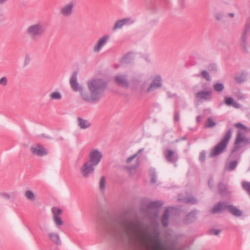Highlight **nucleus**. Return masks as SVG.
<instances>
[{
  "mask_svg": "<svg viewBox=\"0 0 250 250\" xmlns=\"http://www.w3.org/2000/svg\"><path fill=\"white\" fill-rule=\"evenodd\" d=\"M197 211L193 210L188 213L186 217L187 223H189L194 221L196 218Z\"/></svg>",
  "mask_w": 250,
  "mask_h": 250,
  "instance_id": "b1692460",
  "label": "nucleus"
},
{
  "mask_svg": "<svg viewBox=\"0 0 250 250\" xmlns=\"http://www.w3.org/2000/svg\"><path fill=\"white\" fill-rule=\"evenodd\" d=\"M198 76L205 79L208 81H210L211 79L208 72L206 70H202L201 74H199Z\"/></svg>",
  "mask_w": 250,
  "mask_h": 250,
  "instance_id": "72a5a7b5",
  "label": "nucleus"
},
{
  "mask_svg": "<svg viewBox=\"0 0 250 250\" xmlns=\"http://www.w3.org/2000/svg\"><path fill=\"white\" fill-rule=\"evenodd\" d=\"M247 33H245L244 32H243L241 38V41L242 45L243 47V49L247 51Z\"/></svg>",
  "mask_w": 250,
  "mask_h": 250,
  "instance_id": "cd10ccee",
  "label": "nucleus"
},
{
  "mask_svg": "<svg viewBox=\"0 0 250 250\" xmlns=\"http://www.w3.org/2000/svg\"><path fill=\"white\" fill-rule=\"evenodd\" d=\"M238 162L236 160L228 159L225 166V169L226 171H231L234 170L237 167Z\"/></svg>",
  "mask_w": 250,
  "mask_h": 250,
  "instance_id": "6ab92c4d",
  "label": "nucleus"
},
{
  "mask_svg": "<svg viewBox=\"0 0 250 250\" xmlns=\"http://www.w3.org/2000/svg\"><path fill=\"white\" fill-rule=\"evenodd\" d=\"M220 231L219 229H213L210 231L211 234L218 235L220 233Z\"/></svg>",
  "mask_w": 250,
  "mask_h": 250,
  "instance_id": "5fc2aeb1",
  "label": "nucleus"
},
{
  "mask_svg": "<svg viewBox=\"0 0 250 250\" xmlns=\"http://www.w3.org/2000/svg\"><path fill=\"white\" fill-rule=\"evenodd\" d=\"M70 84L74 91H80L81 92V91H84L83 87L77 82V73L76 72L73 73L70 79Z\"/></svg>",
  "mask_w": 250,
  "mask_h": 250,
  "instance_id": "dca6fc26",
  "label": "nucleus"
},
{
  "mask_svg": "<svg viewBox=\"0 0 250 250\" xmlns=\"http://www.w3.org/2000/svg\"><path fill=\"white\" fill-rule=\"evenodd\" d=\"M235 126L237 127H240L242 129H243L244 130H246V129H247L246 127L244 125H243L242 124H241L240 123L236 124L235 125Z\"/></svg>",
  "mask_w": 250,
  "mask_h": 250,
  "instance_id": "603ef678",
  "label": "nucleus"
},
{
  "mask_svg": "<svg viewBox=\"0 0 250 250\" xmlns=\"http://www.w3.org/2000/svg\"><path fill=\"white\" fill-rule=\"evenodd\" d=\"M202 119V117L201 116H197L196 117V121L198 123L200 122L201 120Z\"/></svg>",
  "mask_w": 250,
  "mask_h": 250,
  "instance_id": "bf43d9fd",
  "label": "nucleus"
},
{
  "mask_svg": "<svg viewBox=\"0 0 250 250\" xmlns=\"http://www.w3.org/2000/svg\"><path fill=\"white\" fill-rule=\"evenodd\" d=\"M8 1V0H0V5H3Z\"/></svg>",
  "mask_w": 250,
  "mask_h": 250,
  "instance_id": "13d9d810",
  "label": "nucleus"
},
{
  "mask_svg": "<svg viewBox=\"0 0 250 250\" xmlns=\"http://www.w3.org/2000/svg\"><path fill=\"white\" fill-rule=\"evenodd\" d=\"M75 5V1H69L61 7L60 11V15L65 18L71 17L74 12Z\"/></svg>",
  "mask_w": 250,
  "mask_h": 250,
  "instance_id": "6e6552de",
  "label": "nucleus"
},
{
  "mask_svg": "<svg viewBox=\"0 0 250 250\" xmlns=\"http://www.w3.org/2000/svg\"><path fill=\"white\" fill-rule=\"evenodd\" d=\"M250 29V18H248L246 21L243 32L245 33H248Z\"/></svg>",
  "mask_w": 250,
  "mask_h": 250,
  "instance_id": "a19ab883",
  "label": "nucleus"
},
{
  "mask_svg": "<svg viewBox=\"0 0 250 250\" xmlns=\"http://www.w3.org/2000/svg\"><path fill=\"white\" fill-rule=\"evenodd\" d=\"M158 215V213H156L155 214V217H157Z\"/></svg>",
  "mask_w": 250,
  "mask_h": 250,
  "instance_id": "680f3d73",
  "label": "nucleus"
},
{
  "mask_svg": "<svg viewBox=\"0 0 250 250\" xmlns=\"http://www.w3.org/2000/svg\"><path fill=\"white\" fill-rule=\"evenodd\" d=\"M242 187L247 193L250 196V182L243 181L242 183Z\"/></svg>",
  "mask_w": 250,
  "mask_h": 250,
  "instance_id": "e433bc0d",
  "label": "nucleus"
},
{
  "mask_svg": "<svg viewBox=\"0 0 250 250\" xmlns=\"http://www.w3.org/2000/svg\"><path fill=\"white\" fill-rule=\"evenodd\" d=\"M47 235L49 240L55 245L61 246L62 245L61 238L58 233L50 231L48 233Z\"/></svg>",
  "mask_w": 250,
  "mask_h": 250,
  "instance_id": "a211bd4d",
  "label": "nucleus"
},
{
  "mask_svg": "<svg viewBox=\"0 0 250 250\" xmlns=\"http://www.w3.org/2000/svg\"><path fill=\"white\" fill-rule=\"evenodd\" d=\"M218 189L219 193L221 195H225L227 191V188L226 185L220 182L218 184Z\"/></svg>",
  "mask_w": 250,
  "mask_h": 250,
  "instance_id": "c85d7f7f",
  "label": "nucleus"
},
{
  "mask_svg": "<svg viewBox=\"0 0 250 250\" xmlns=\"http://www.w3.org/2000/svg\"><path fill=\"white\" fill-rule=\"evenodd\" d=\"M132 54L131 53H128L125 55L122 59V62L124 63H129L132 60V58L131 57Z\"/></svg>",
  "mask_w": 250,
  "mask_h": 250,
  "instance_id": "4c0bfd02",
  "label": "nucleus"
},
{
  "mask_svg": "<svg viewBox=\"0 0 250 250\" xmlns=\"http://www.w3.org/2000/svg\"><path fill=\"white\" fill-rule=\"evenodd\" d=\"M180 103H181L182 108H184L186 107L187 104L186 102L184 100L181 99L180 98H177V100L175 101V103L176 104V108L177 107V106H178Z\"/></svg>",
  "mask_w": 250,
  "mask_h": 250,
  "instance_id": "79ce46f5",
  "label": "nucleus"
},
{
  "mask_svg": "<svg viewBox=\"0 0 250 250\" xmlns=\"http://www.w3.org/2000/svg\"><path fill=\"white\" fill-rule=\"evenodd\" d=\"M228 15L231 18H233L234 17V14L232 13H229Z\"/></svg>",
  "mask_w": 250,
  "mask_h": 250,
  "instance_id": "052dcab7",
  "label": "nucleus"
},
{
  "mask_svg": "<svg viewBox=\"0 0 250 250\" xmlns=\"http://www.w3.org/2000/svg\"><path fill=\"white\" fill-rule=\"evenodd\" d=\"M105 178L104 176H102L100 179V189L102 191H104L105 188Z\"/></svg>",
  "mask_w": 250,
  "mask_h": 250,
  "instance_id": "58836bf2",
  "label": "nucleus"
},
{
  "mask_svg": "<svg viewBox=\"0 0 250 250\" xmlns=\"http://www.w3.org/2000/svg\"><path fill=\"white\" fill-rule=\"evenodd\" d=\"M103 157V154L98 149H92L88 155V160L87 161L92 165L97 166L101 162Z\"/></svg>",
  "mask_w": 250,
  "mask_h": 250,
  "instance_id": "0eeeda50",
  "label": "nucleus"
},
{
  "mask_svg": "<svg viewBox=\"0 0 250 250\" xmlns=\"http://www.w3.org/2000/svg\"><path fill=\"white\" fill-rule=\"evenodd\" d=\"M226 209L228 210L236 217H240L243 213L242 211L236 207L231 205H228L225 202H220L215 204L210 211L212 214H215L221 212Z\"/></svg>",
  "mask_w": 250,
  "mask_h": 250,
  "instance_id": "20e7f679",
  "label": "nucleus"
},
{
  "mask_svg": "<svg viewBox=\"0 0 250 250\" xmlns=\"http://www.w3.org/2000/svg\"><path fill=\"white\" fill-rule=\"evenodd\" d=\"M206 159V151L203 150L201 152L199 156V160L201 162H204Z\"/></svg>",
  "mask_w": 250,
  "mask_h": 250,
  "instance_id": "c03bdc74",
  "label": "nucleus"
},
{
  "mask_svg": "<svg viewBox=\"0 0 250 250\" xmlns=\"http://www.w3.org/2000/svg\"><path fill=\"white\" fill-rule=\"evenodd\" d=\"M25 197L29 200L34 201L36 199V196L32 191L28 190L25 192Z\"/></svg>",
  "mask_w": 250,
  "mask_h": 250,
  "instance_id": "c756f323",
  "label": "nucleus"
},
{
  "mask_svg": "<svg viewBox=\"0 0 250 250\" xmlns=\"http://www.w3.org/2000/svg\"><path fill=\"white\" fill-rule=\"evenodd\" d=\"M32 153L38 156H45L47 154V151L41 144H37L32 146L30 148Z\"/></svg>",
  "mask_w": 250,
  "mask_h": 250,
  "instance_id": "ddd939ff",
  "label": "nucleus"
},
{
  "mask_svg": "<svg viewBox=\"0 0 250 250\" xmlns=\"http://www.w3.org/2000/svg\"><path fill=\"white\" fill-rule=\"evenodd\" d=\"M208 70L210 71H216L217 70V67L215 64H210L208 67Z\"/></svg>",
  "mask_w": 250,
  "mask_h": 250,
  "instance_id": "3c124183",
  "label": "nucleus"
},
{
  "mask_svg": "<svg viewBox=\"0 0 250 250\" xmlns=\"http://www.w3.org/2000/svg\"><path fill=\"white\" fill-rule=\"evenodd\" d=\"M174 209V208L168 207L165 210L162 218V223L164 227H167L168 226L169 213Z\"/></svg>",
  "mask_w": 250,
  "mask_h": 250,
  "instance_id": "aec40b11",
  "label": "nucleus"
},
{
  "mask_svg": "<svg viewBox=\"0 0 250 250\" xmlns=\"http://www.w3.org/2000/svg\"><path fill=\"white\" fill-rule=\"evenodd\" d=\"M180 119V113L176 110L174 112V122H179Z\"/></svg>",
  "mask_w": 250,
  "mask_h": 250,
  "instance_id": "de8ad7c7",
  "label": "nucleus"
},
{
  "mask_svg": "<svg viewBox=\"0 0 250 250\" xmlns=\"http://www.w3.org/2000/svg\"><path fill=\"white\" fill-rule=\"evenodd\" d=\"M163 154L167 161L169 163L174 164L178 159V155L177 153L169 149L164 150Z\"/></svg>",
  "mask_w": 250,
  "mask_h": 250,
  "instance_id": "4468645a",
  "label": "nucleus"
},
{
  "mask_svg": "<svg viewBox=\"0 0 250 250\" xmlns=\"http://www.w3.org/2000/svg\"><path fill=\"white\" fill-rule=\"evenodd\" d=\"M77 121L78 126L82 129H86L91 125V123L88 120L81 117H78Z\"/></svg>",
  "mask_w": 250,
  "mask_h": 250,
  "instance_id": "412c9836",
  "label": "nucleus"
},
{
  "mask_svg": "<svg viewBox=\"0 0 250 250\" xmlns=\"http://www.w3.org/2000/svg\"><path fill=\"white\" fill-rule=\"evenodd\" d=\"M213 178H210L209 180H208V187L210 188H211L212 187H213Z\"/></svg>",
  "mask_w": 250,
  "mask_h": 250,
  "instance_id": "864d4df0",
  "label": "nucleus"
},
{
  "mask_svg": "<svg viewBox=\"0 0 250 250\" xmlns=\"http://www.w3.org/2000/svg\"><path fill=\"white\" fill-rule=\"evenodd\" d=\"M109 38L110 36L108 35H104L100 38L93 46V51L96 53L100 52L102 48L107 43Z\"/></svg>",
  "mask_w": 250,
  "mask_h": 250,
  "instance_id": "9b49d317",
  "label": "nucleus"
},
{
  "mask_svg": "<svg viewBox=\"0 0 250 250\" xmlns=\"http://www.w3.org/2000/svg\"><path fill=\"white\" fill-rule=\"evenodd\" d=\"M245 79H246V76L244 73L241 74L239 76L236 77V80L239 83H242V82L244 81Z\"/></svg>",
  "mask_w": 250,
  "mask_h": 250,
  "instance_id": "a18cd8bd",
  "label": "nucleus"
},
{
  "mask_svg": "<svg viewBox=\"0 0 250 250\" xmlns=\"http://www.w3.org/2000/svg\"><path fill=\"white\" fill-rule=\"evenodd\" d=\"M224 15L222 13L217 12L214 15V17L215 19L217 21H221L223 18Z\"/></svg>",
  "mask_w": 250,
  "mask_h": 250,
  "instance_id": "49530a36",
  "label": "nucleus"
},
{
  "mask_svg": "<svg viewBox=\"0 0 250 250\" xmlns=\"http://www.w3.org/2000/svg\"><path fill=\"white\" fill-rule=\"evenodd\" d=\"M17 193L15 192H10L9 193L1 192L0 193V196L2 197L3 198L6 200H14L17 197Z\"/></svg>",
  "mask_w": 250,
  "mask_h": 250,
  "instance_id": "5701e85b",
  "label": "nucleus"
},
{
  "mask_svg": "<svg viewBox=\"0 0 250 250\" xmlns=\"http://www.w3.org/2000/svg\"><path fill=\"white\" fill-rule=\"evenodd\" d=\"M224 103L227 105L231 106L235 108H240L241 107V105L238 103L235 102L231 97H225Z\"/></svg>",
  "mask_w": 250,
  "mask_h": 250,
  "instance_id": "4be33fe9",
  "label": "nucleus"
},
{
  "mask_svg": "<svg viewBox=\"0 0 250 250\" xmlns=\"http://www.w3.org/2000/svg\"><path fill=\"white\" fill-rule=\"evenodd\" d=\"M140 164V159L139 157H137L136 159V161L135 164H134L131 167H129V169H135Z\"/></svg>",
  "mask_w": 250,
  "mask_h": 250,
  "instance_id": "09e8293b",
  "label": "nucleus"
},
{
  "mask_svg": "<svg viewBox=\"0 0 250 250\" xmlns=\"http://www.w3.org/2000/svg\"><path fill=\"white\" fill-rule=\"evenodd\" d=\"M183 202L187 204H195L197 200L192 196H188L183 199Z\"/></svg>",
  "mask_w": 250,
  "mask_h": 250,
  "instance_id": "7c9ffc66",
  "label": "nucleus"
},
{
  "mask_svg": "<svg viewBox=\"0 0 250 250\" xmlns=\"http://www.w3.org/2000/svg\"><path fill=\"white\" fill-rule=\"evenodd\" d=\"M50 97L51 100H60L62 96L60 92L55 91L50 94Z\"/></svg>",
  "mask_w": 250,
  "mask_h": 250,
  "instance_id": "f704fd0d",
  "label": "nucleus"
},
{
  "mask_svg": "<svg viewBox=\"0 0 250 250\" xmlns=\"http://www.w3.org/2000/svg\"><path fill=\"white\" fill-rule=\"evenodd\" d=\"M144 150V148H142L138 150V151L133 155L129 157L126 160V163L127 164H130L133 160L137 157L138 155L143 152Z\"/></svg>",
  "mask_w": 250,
  "mask_h": 250,
  "instance_id": "bb28decb",
  "label": "nucleus"
},
{
  "mask_svg": "<svg viewBox=\"0 0 250 250\" xmlns=\"http://www.w3.org/2000/svg\"><path fill=\"white\" fill-rule=\"evenodd\" d=\"M216 123L214 122L211 117H208L205 124V127L207 128H211L214 127L216 125Z\"/></svg>",
  "mask_w": 250,
  "mask_h": 250,
  "instance_id": "2f4dec72",
  "label": "nucleus"
},
{
  "mask_svg": "<svg viewBox=\"0 0 250 250\" xmlns=\"http://www.w3.org/2000/svg\"><path fill=\"white\" fill-rule=\"evenodd\" d=\"M114 78L115 82L118 85L125 88L129 86V83L126 75L118 74L115 76Z\"/></svg>",
  "mask_w": 250,
  "mask_h": 250,
  "instance_id": "f8f14e48",
  "label": "nucleus"
},
{
  "mask_svg": "<svg viewBox=\"0 0 250 250\" xmlns=\"http://www.w3.org/2000/svg\"><path fill=\"white\" fill-rule=\"evenodd\" d=\"M87 85L89 92L81 91L82 98L86 102L97 103L104 96L107 83L102 79L93 78L87 82Z\"/></svg>",
  "mask_w": 250,
  "mask_h": 250,
  "instance_id": "f03ea898",
  "label": "nucleus"
},
{
  "mask_svg": "<svg viewBox=\"0 0 250 250\" xmlns=\"http://www.w3.org/2000/svg\"><path fill=\"white\" fill-rule=\"evenodd\" d=\"M163 205L162 202L160 201L151 202L148 203L147 207L148 209H155L158 208Z\"/></svg>",
  "mask_w": 250,
  "mask_h": 250,
  "instance_id": "393cba45",
  "label": "nucleus"
},
{
  "mask_svg": "<svg viewBox=\"0 0 250 250\" xmlns=\"http://www.w3.org/2000/svg\"><path fill=\"white\" fill-rule=\"evenodd\" d=\"M214 89L217 92H221L224 88L223 84L221 83H216L213 85Z\"/></svg>",
  "mask_w": 250,
  "mask_h": 250,
  "instance_id": "ea45409f",
  "label": "nucleus"
},
{
  "mask_svg": "<svg viewBox=\"0 0 250 250\" xmlns=\"http://www.w3.org/2000/svg\"><path fill=\"white\" fill-rule=\"evenodd\" d=\"M45 31V25L41 22L29 25L26 30V34L33 41H37L41 38Z\"/></svg>",
  "mask_w": 250,
  "mask_h": 250,
  "instance_id": "7ed1b4c3",
  "label": "nucleus"
},
{
  "mask_svg": "<svg viewBox=\"0 0 250 250\" xmlns=\"http://www.w3.org/2000/svg\"><path fill=\"white\" fill-rule=\"evenodd\" d=\"M53 221L56 226L59 228L63 225V221L60 216H54L53 217Z\"/></svg>",
  "mask_w": 250,
  "mask_h": 250,
  "instance_id": "c9c22d12",
  "label": "nucleus"
},
{
  "mask_svg": "<svg viewBox=\"0 0 250 250\" xmlns=\"http://www.w3.org/2000/svg\"><path fill=\"white\" fill-rule=\"evenodd\" d=\"M156 182V175L154 172L151 173V183L154 184Z\"/></svg>",
  "mask_w": 250,
  "mask_h": 250,
  "instance_id": "8fccbe9b",
  "label": "nucleus"
},
{
  "mask_svg": "<svg viewBox=\"0 0 250 250\" xmlns=\"http://www.w3.org/2000/svg\"><path fill=\"white\" fill-rule=\"evenodd\" d=\"M211 91H200L195 94V97L199 100L210 101L211 99Z\"/></svg>",
  "mask_w": 250,
  "mask_h": 250,
  "instance_id": "f3484780",
  "label": "nucleus"
},
{
  "mask_svg": "<svg viewBox=\"0 0 250 250\" xmlns=\"http://www.w3.org/2000/svg\"><path fill=\"white\" fill-rule=\"evenodd\" d=\"M167 0H164V1L165 2H166V3H167Z\"/></svg>",
  "mask_w": 250,
  "mask_h": 250,
  "instance_id": "e2e57ef3",
  "label": "nucleus"
},
{
  "mask_svg": "<svg viewBox=\"0 0 250 250\" xmlns=\"http://www.w3.org/2000/svg\"><path fill=\"white\" fill-rule=\"evenodd\" d=\"M105 231L117 240L122 241L125 238L131 239L134 237H143L145 234L151 237V233L138 222L125 219L117 222L105 228Z\"/></svg>",
  "mask_w": 250,
  "mask_h": 250,
  "instance_id": "f257e3e1",
  "label": "nucleus"
},
{
  "mask_svg": "<svg viewBox=\"0 0 250 250\" xmlns=\"http://www.w3.org/2000/svg\"><path fill=\"white\" fill-rule=\"evenodd\" d=\"M232 130L231 129H229L225 133L221 141L212 149L211 152L209 154L210 158L215 157L224 152L228 146Z\"/></svg>",
  "mask_w": 250,
  "mask_h": 250,
  "instance_id": "423d86ee",
  "label": "nucleus"
},
{
  "mask_svg": "<svg viewBox=\"0 0 250 250\" xmlns=\"http://www.w3.org/2000/svg\"><path fill=\"white\" fill-rule=\"evenodd\" d=\"M134 21L131 18H126L116 21L113 27V30L121 29L124 25H128L133 24Z\"/></svg>",
  "mask_w": 250,
  "mask_h": 250,
  "instance_id": "2eb2a0df",
  "label": "nucleus"
},
{
  "mask_svg": "<svg viewBox=\"0 0 250 250\" xmlns=\"http://www.w3.org/2000/svg\"><path fill=\"white\" fill-rule=\"evenodd\" d=\"M247 142V139L243 137V133L241 131H238L235 142L234 147L232 150L228 158L236 160V161L238 162L240 159L241 154L242 153V152L240 151V148L242 147L241 144L244 143L245 145Z\"/></svg>",
  "mask_w": 250,
  "mask_h": 250,
  "instance_id": "39448f33",
  "label": "nucleus"
},
{
  "mask_svg": "<svg viewBox=\"0 0 250 250\" xmlns=\"http://www.w3.org/2000/svg\"><path fill=\"white\" fill-rule=\"evenodd\" d=\"M7 83L8 80L6 77L4 76L0 79V85L5 86L7 85Z\"/></svg>",
  "mask_w": 250,
  "mask_h": 250,
  "instance_id": "37998d69",
  "label": "nucleus"
},
{
  "mask_svg": "<svg viewBox=\"0 0 250 250\" xmlns=\"http://www.w3.org/2000/svg\"><path fill=\"white\" fill-rule=\"evenodd\" d=\"M162 86V78L160 75H157L154 77L151 83L146 89V92L150 93L155 90L160 88Z\"/></svg>",
  "mask_w": 250,
  "mask_h": 250,
  "instance_id": "1a4fd4ad",
  "label": "nucleus"
},
{
  "mask_svg": "<svg viewBox=\"0 0 250 250\" xmlns=\"http://www.w3.org/2000/svg\"><path fill=\"white\" fill-rule=\"evenodd\" d=\"M179 4L181 8L184 7V0H179Z\"/></svg>",
  "mask_w": 250,
  "mask_h": 250,
  "instance_id": "4d7b16f0",
  "label": "nucleus"
},
{
  "mask_svg": "<svg viewBox=\"0 0 250 250\" xmlns=\"http://www.w3.org/2000/svg\"><path fill=\"white\" fill-rule=\"evenodd\" d=\"M167 96L168 98H171L176 97V95L175 94L171 93V92L168 91L167 92Z\"/></svg>",
  "mask_w": 250,
  "mask_h": 250,
  "instance_id": "6e6d98bb",
  "label": "nucleus"
},
{
  "mask_svg": "<svg viewBox=\"0 0 250 250\" xmlns=\"http://www.w3.org/2000/svg\"><path fill=\"white\" fill-rule=\"evenodd\" d=\"M95 166L92 165L88 161H86L83 164V166L81 167L80 171L82 176L84 178H88L91 174H92L95 170Z\"/></svg>",
  "mask_w": 250,
  "mask_h": 250,
  "instance_id": "9d476101",
  "label": "nucleus"
},
{
  "mask_svg": "<svg viewBox=\"0 0 250 250\" xmlns=\"http://www.w3.org/2000/svg\"><path fill=\"white\" fill-rule=\"evenodd\" d=\"M53 217L54 216H60L62 213V210L57 207H53L51 208Z\"/></svg>",
  "mask_w": 250,
  "mask_h": 250,
  "instance_id": "473e14b6",
  "label": "nucleus"
},
{
  "mask_svg": "<svg viewBox=\"0 0 250 250\" xmlns=\"http://www.w3.org/2000/svg\"><path fill=\"white\" fill-rule=\"evenodd\" d=\"M155 245L152 246V250H162V244L161 241L157 238L153 240Z\"/></svg>",
  "mask_w": 250,
  "mask_h": 250,
  "instance_id": "a878e982",
  "label": "nucleus"
}]
</instances>
